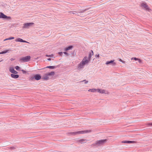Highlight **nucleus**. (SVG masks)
Masks as SVG:
<instances>
[{
	"label": "nucleus",
	"instance_id": "7ed1b4c3",
	"mask_svg": "<svg viewBox=\"0 0 152 152\" xmlns=\"http://www.w3.org/2000/svg\"><path fill=\"white\" fill-rule=\"evenodd\" d=\"M31 58L30 56H27L25 57L22 58L20 59V61L21 62H25L29 61Z\"/></svg>",
	"mask_w": 152,
	"mask_h": 152
},
{
	"label": "nucleus",
	"instance_id": "423d86ee",
	"mask_svg": "<svg viewBox=\"0 0 152 152\" xmlns=\"http://www.w3.org/2000/svg\"><path fill=\"white\" fill-rule=\"evenodd\" d=\"M33 23H27L23 24V28H28L30 26L33 25Z\"/></svg>",
	"mask_w": 152,
	"mask_h": 152
},
{
	"label": "nucleus",
	"instance_id": "ddd939ff",
	"mask_svg": "<svg viewBox=\"0 0 152 152\" xmlns=\"http://www.w3.org/2000/svg\"><path fill=\"white\" fill-rule=\"evenodd\" d=\"M43 78L45 80H48L49 79V77L48 75L46 73L44 75L43 77Z\"/></svg>",
	"mask_w": 152,
	"mask_h": 152
},
{
	"label": "nucleus",
	"instance_id": "6ab92c4d",
	"mask_svg": "<svg viewBox=\"0 0 152 152\" xmlns=\"http://www.w3.org/2000/svg\"><path fill=\"white\" fill-rule=\"evenodd\" d=\"M122 143H131L133 142V141H123L122 142Z\"/></svg>",
	"mask_w": 152,
	"mask_h": 152
},
{
	"label": "nucleus",
	"instance_id": "a211bd4d",
	"mask_svg": "<svg viewBox=\"0 0 152 152\" xmlns=\"http://www.w3.org/2000/svg\"><path fill=\"white\" fill-rule=\"evenodd\" d=\"M88 91L89 92H94L97 91V89L96 88H92L89 89L88 90Z\"/></svg>",
	"mask_w": 152,
	"mask_h": 152
},
{
	"label": "nucleus",
	"instance_id": "4468645a",
	"mask_svg": "<svg viewBox=\"0 0 152 152\" xmlns=\"http://www.w3.org/2000/svg\"><path fill=\"white\" fill-rule=\"evenodd\" d=\"M84 66L85 65L81 62L79 64H78V67L79 69H81L83 68Z\"/></svg>",
	"mask_w": 152,
	"mask_h": 152
},
{
	"label": "nucleus",
	"instance_id": "f704fd0d",
	"mask_svg": "<svg viewBox=\"0 0 152 152\" xmlns=\"http://www.w3.org/2000/svg\"><path fill=\"white\" fill-rule=\"evenodd\" d=\"M9 40V39H8V38H7V39H5L4 40V41H6V40Z\"/></svg>",
	"mask_w": 152,
	"mask_h": 152
},
{
	"label": "nucleus",
	"instance_id": "58836bf2",
	"mask_svg": "<svg viewBox=\"0 0 152 152\" xmlns=\"http://www.w3.org/2000/svg\"><path fill=\"white\" fill-rule=\"evenodd\" d=\"M88 81H86V82H85V83H88Z\"/></svg>",
	"mask_w": 152,
	"mask_h": 152
},
{
	"label": "nucleus",
	"instance_id": "4c0bfd02",
	"mask_svg": "<svg viewBox=\"0 0 152 152\" xmlns=\"http://www.w3.org/2000/svg\"><path fill=\"white\" fill-rule=\"evenodd\" d=\"M11 148H12V149H14V148H15L14 147H12Z\"/></svg>",
	"mask_w": 152,
	"mask_h": 152
},
{
	"label": "nucleus",
	"instance_id": "72a5a7b5",
	"mask_svg": "<svg viewBox=\"0 0 152 152\" xmlns=\"http://www.w3.org/2000/svg\"><path fill=\"white\" fill-rule=\"evenodd\" d=\"M9 40V39H8V38H7V39H5L4 40V41H6V40Z\"/></svg>",
	"mask_w": 152,
	"mask_h": 152
},
{
	"label": "nucleus",
	"instance_id": "6e6552de",
	"mask_svg": "<svg viewBox=\"0 0 152 152\" xmlns=\"http://www.w3.org/2000/svg\"><path fill=\"white\" fill-rule=\"evenodd\" d=\"M90 61V59H88L87 57H85L83 59L81 62L85 65L86 64H88Z\"/></svg>",
	"mask_w": 152,
	"mask_h": 152
},
{
	"label": "nucleus",
	"instance_id": "2eb2a0df",
	"mask_svg": "<svg viewBox=\"0 0 152 152\" xmlns=\"http://www.w3.org/2000/svg\"><path fill=\"white\" fill-rule=\"evenodd\" d=\"M11 77L14 78L16 79L18 78L19 76L18 75H15L13 74H12L11 75Z\"/></svg>",
	"mask_w": 152,
	"mask_h": 152
},
{
	"label": "nucleus",
	"instance_id": "bb28decb",
	"mask_svg": "<svg viewBox=\"0 0 152 152\" xmlns=\"http://www.w3.org/2000/svg\"><path fill=\"white\" fill-rule=\"evenodd\" d=\"M14 39V37H9L8 38V39L9 40L12 39Z\"/></svg>",
	"mask_w": 152,
	"mask_h": 152
},
{
	"label": "nucleus",
	"instance_id": "7c9ffc66",
	"mask_svg": "<svg viewBox=\"0 0 152 152\" xmlns=\"http://www.w3.org/2000/svg\"><path fill=\"white\" fill-rule=\"evenodd\" d=\"M58 54L60 55H61L62 54V52H59L58 53Z\"/></svg>",
	"mask_w": 152,
	"mask_h": 152
},
{
	"label": "nucleus",
	"instance_id": "39448f33",
	"mask_svg": "<svg viewBox=\"0 0 152 152\" xmlns=\"http://www.w3.org/2000/svg\"><path fill=\"white\" fill-rule=\"evenodd\" d=\"M0 18L9 20L11 19V17H10L7 16L6 15H5L3 13L1 12L0 13Z\"/></svg>",
	"mask_w": 152,
	"mask_h": 152
},
{
	"label": "nucleus",
	"instance_id": "cd10ccee",
	"mask_svg": "<svg viewBox=\"0 0 152 152\" xmlns=\"http://www.w3.org/2000/svg\"><path fill=\"white\" fill-rule=\"evenodd\" d=\"M21 71L23 73H26V72L24 71V70H22Z\"/></svg>",
	"mask_w": 152,
	"mask_h": 152
},
{
	"label": "nucleus",
	"instance_id": "a878e982",
	"mask_svg": "<svg viewBox=\"0 0 152 152\" xmlns=\"http://www.w3.org/2000/svg\"><path fill=\"white\" fill-rule=\"evenodd\" d=\"M15 69L17 70H18L19 69L20 67L18 66H16L15 67Z\"/></svg>",
	"mask_w": 152,
	"mask_h": 152
},
{
	"label": "nucleus",
	"instance_id": "0eeeda50",
	"mask_svg": "<svg viewBox=\"0 0 152 152\" xmlns=\"http://www.w3.org/2000/svg\"><path fill=\"white\" fill-rule=\"evenodd\" d=\"M97 91L101 94H109V93L105 90L100 88H97Z\"/></svg>",
	"mask_w": 152,
	"mask_h": 152
},
{
	"label": "nucleus",
	"instance_id": "c85d7f7f",
	"mask_svg": "<svg viewBox=\"0 0 152 152\" xmlns=\"http://www.w3.org/2000/svg\"><path fill=\"white\" fill-rule=\"evenodd\" d=\"M138 62L140 63H141L142 61H141V60L140 59H138Z\"/></svg>",
	"mask_w": 152,
	"mask_h": 152
},
{
	"label": "nucleus",
	"instance_id": "aec40b11",
	"mask_svg": "<svg viewBox=\"0 0 152 152\" xmlns=\"http://www.w3.org/2000/svg\"><path fill=\"white\" fill-rule=\"evenodd\" d=\"M47 74L48 75L49 77L50 76H53L55 74V73L54 72H50V73H47Z\"/></svg>",
	"mask_w": 152,
	"mask_h": 152
},
{
	"label": "nucleus",
	"instance_id": "b1692460",
	"mask_svg": "<svg viewBox=\"0 0 152 152\" xmlns=\"http://www.w3.org/2000/svg\"><path fill=\"white\" fill-rule=\"evenodd\" d=\"M46 56L47 57H51V58H54V57H53V54H51V55H46Z\"/></svg>",
	"mask_w": 152,
	"mask_h": 152
},
{
	"label": "nucleus",
	"instance_id": "393cba45",
	"mask_svg": "<svg viewBox=\"0 0 152 152\" xmlns=\"http://www.w3.org/2000/svg\"><path fill=\"white\" fill-rule=\"evenodd\" d=\"M119 61H121V62H122L123 63H125V61H122V60L121 59H119Z\"/></svg>",
	"mask_w": 152,
	"mask_h": 152
},
{
	"label": "nucleus",
	"instance_id": "5701e85b",
	"mask_svg": "<svg viewBox=\"0 0 152 152\" xmlns=\"http://www.w3.org/2000/svg\"><path fill=\"white\" fill-rule=\"evenodd\" d=\"M47 68H51L52 69H53L55 68V67L54 66H48L46 67Z\"/></svg>",
	"mask_w": 152,
	"mask_h": 152
},
{
	"label": "nucleus",
	"instance_id": "f8f14e48",
	"mask_svg": "<svg viewBox=\"0 0 152 152\" xmlns=\"http://www.w3.org/2000/svg\"><path fill=\"white\" fill-rule=\"evenodd\" d=\"M9 70L12 73L15 74L18 73V72L15 70L13 67H10L9 68Z\"/></svg>",
	"mask_w": 152,
	"mask_h": 152
},
{
	"label": "nucleus",
	"instance_id": "f3484780",
	"mask_svg": "<svg viewBox=\"0 0 152 152\" xmlns=\"http://www.w3.org/2000/svg\"><path fill=\"white\" fill-rule=\"evenodd\" d=\"M87 140L85 139H81L78 141V142H80L81 143H85L86 142Z\"/></svg>",
	"mask_w": 152,
	"mask_h": 152
},
{
	"label": "nucleus",
	"instance_id": "9b49d317",
	"mask_svg": "<svg viewBox=\"0 0 152 152\" xmlns=\"http://www.w3.org/2000/svg\"><path fill=\"white\" fill-rule=\"evenodd\" d=\"M114 60H111L110 61H107L106 62L105 64L106 65H108L109 64H112L113 65H114L116 64L114 62Z\"/></svg>",
	"mask_w": 152,
	"mask_h": 152
},
{
	"label": "nucleus",
	"instance_id": "9d476101",
	"mask_svg": "<svg viewBox=\"0 0 152 152\" xmlns=\"http://www.w3.org/2000/svg\"><path fill=\"white\" fill-rule=\"evenodd\" d=\"M15 41L16 42H26L28 43V42L26 41L23 40V39H21L20 38H18L16 39L15 40Z\"/></svg>",
	"mask_w": 152,
	"mask_h": 152
},
{
	"label": "nucleus",
	"instance_id": "473e14b6",
	"mask_svg": "<svg viewBox=\"0 0 152 152\" xmlns=\"http://www.w3.org/2000/svg\"><path fill=\"white\" fill-rule=\"evenodd\" d=\"M64 54H66L67 55H68V54L66 52H64Z\"/></svg>",
	"mask_w": 152,
	"mask_h": 152
},
{
	"label": "nucleus",
	"instance_id": "f257e3e1",
	"mask_svg": "<svg viewBox=\"0 0 152 152\" xmlns=\"http://www.w3.org/2000/svg\"><path fill=\"white\" fill-rule=\"evenodd\" d=\"M107 141L106 139L97 140L95 143L92 144V145L93 146H100L104 145L107 142Z\"/></svg>",
	"mask_w": 152,
	"mask_h": 152
},
{
	"label": "nucleus",
	"instance_id": "dca6fc26",
	"mask_svg": "<svg viewBox=\"0 0 152 152\" xmlns=\"http://www.w3.org/2000/svg\"><path fill=\"white\" fill-rule=\"evenodd\" d=\"M91 53H89V54L88 55V57L87 58L88 59H89L90 60L91 58V57L92 56L94 55V53H93V51L92 50H91Z\"/></svg>",
	"mask_w": 152,
	"mask_h": 152
},
{
	"label": "nucleus",
	"instance_id": "ea45409f",
	"mask_svg": "<svg viewBox=\"0 0 152 152\" xmlns=\"http://www.w3.org/2000/svg\"><path fill=\"white\" fill-rule=\"evenodd\" d=\"M151 124L152 125V124Z\"/></svg>",
	"mask_w": 152,
	"mask_h": 152
},
{
	"label": "nucleus",
	"instance_id": "c756f323",
	"mask_svg": "<svg viewBox=\"0 0 152 152\" xmlns=\"http://www.w3.org/2000/svg\"><path fill=\"white\" fill-rule=\"evenodd\" d=\"M134 60L135 61H137L138 60V58H136L135 57H134Z\"/></svg>",
	"mask_w": 152,
	"mask_h": 152
},
{
	"label": "nucleus",
	"instance_id": "e433bc0d",
	"mask_svg": "<svg viewBox=\"0 0 152 152\" xmlns=\"http://www.w3.org/2000/svg\"><path fill=\"white\" fill-rule=\"evenodd\" d=\"M134 57H133L131 58V60H132L133 59H134Z\"/></svg>",
	"mask_w": 152,
	"mask_h": 152
},
{
	"label": "nucleus",
	"instance_id": "2f4dec72",
	"mask_svg": "<svg viewBox=\"0 0 152 152\" xmlns=\"http://www.w3.org/2000/svg\"><path fill=\"white\" fill-rule=\"evenodd\" d=\"M95 56H96V57H99V54L96 55Z\"/></svg>",
	"mask_w": 152,
	"mask_h": 152
},
{
	"label": "nucleus",
	"instance_id": "c9c22d12",
	"mask_svg": "<svg viewBox=\"0 0 152 152\" xmlns=\"http://www.w3.org/2000/svg\"><path fill=\"white\" fill-rule=\"evenodd\" d=\"M47 59L48 61H50L51 60V59L50 58H48Z\"/></svg>",
	"mask_w": 152,
	"mask_h": 152
},
{
	"label": "nucleus",
	"instance_id": "412c9836",
	"mask_svg": "<svg viewBox=\"0 0 152 152\" xmlns=\"http://www.w3.org/2000/svg\"><path fill=\"white\" fill-rule=\"evenodd\" d=\"M72 47V46H70L69 47L66 48L65 49V50L66 51H67L68 50H69L71 49Z\"/></svg>",
	"mask_w": 152,
	"mask_h": 152
},
{
	"label": "nucleus",
	"instance_id": "f03ea898",
	"mask_svg": "<svg viewBox=\"0 0 152 152\" xmlns=\"http://www.w3.org/2000/svg\"><path fill=\"white\" fill-rule=\"evenodd\" d=\"M91 132V130H86L81 131H78L74 132H70L69 134L73 135H76L80 134H83L87 133L90 132Z\"/></svg>",
	"mask_w": 152,
	"mask_h": 152
},
{
	"label": "nucleus",
	"instance_id": "20e7f679",
	"mask_svg": "<svg viewBox=\"0 0 152 152\" xmlns=\"http://www.w3.org/2000/svg\"><path fill=\"white\" fill-rule=\"evenodd\" d=\"M41 78V76L40 75L36 74L34 75L33 77H31L30 78V80H33L34 79L36 80H39Z\"/></svg>",
	"mask_w": 152,
	"mask_h": 152
},
{
	"label": "nucleus",
	"instance_id": "4be33fe9",
	"mask_svg": "<svg viewBox=\"0 0 152 152\" xmlns=\"http://www.w3.org/2000/svg\"><path fill=\"white\" fill-rule=\"evenodd\" d=\"M9 50H5V51H4L0 52V54H4V53H7Z\"/></svg>",
	"mask_w": 152,
	"mask_h": 152
},
{
	"label": "nucleus",
	"instance_id": "1a4fd4ad",
	"mask_svg": "<svg viewBox=\"0 0 152 152\" xmlns=\"http://www.w3.org/2000/svg\"><path fill=\"white\" fill-rule=\"evenodd\" d=\"M141 6L142 7L144 8L146 10H150V9L149 8V7H148V6L147 5L146 3H142L141 4Z\"/></svg>",
	"mask_w": 152,
	"mask_h": 152
}]
</instances>
